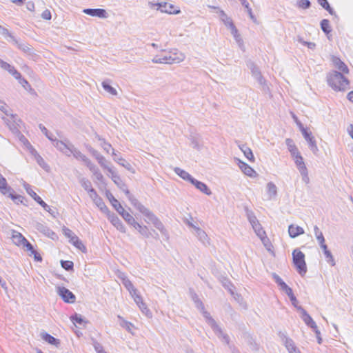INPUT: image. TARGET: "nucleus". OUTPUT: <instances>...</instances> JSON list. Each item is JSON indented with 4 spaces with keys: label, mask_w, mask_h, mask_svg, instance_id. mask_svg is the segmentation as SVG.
Segmentation results:
<instances>
[{
    "label": "nucleus",
    "mask_w": 353,
    "mask_h": 353,
    "mask_svg": "<svg viewBox=\"0 0 353 353\" xmlns=\"http://www.w3.org/2000/svg\"><path fill=\"white\" fill-rule=\"evenodd\" d=\"M328 85L335 91H343L348 88L349 80L341 72L332 70L327 75Z\"/></svg>",
    "instance_id": "1"
},
{
    "label": "nucleus",
    "mask_w": 353,
    "mask_h": 353,
    "mask_svg": "<svg viewBox=\"0 0 353 353\" xmlns=\"http://www.w3.org/2000/svg\"><path fill=\"white\" fill-rule=\"evenodd\" d=\"M293 263L297 272L303 276L307 272V266L305 261V254L298 249H295L292 252Z\"/></svg>",
    "instance_id": "2"
},
{
    "label": "nucleus",
    "mask_w": 353,
    "mask_h": 353,
    "mask_svg": "<svg viewBox=\"0 0 353 353\" xmlns=\"http://www.w3.org/2000/svg\"><path fill=\"white\" fill-rule=\"evenodd\" d=\"M12 43L21 50L29 59L36 61L39 57L34 48L27 43L20 42L16 38H12Z\"/></svg>",
    "instance_id": "3"
},
{
    "label": "nucleus",
    "mask_w": 353,
    "mask_h": 353,
    "mask_svg": "<svg viewBox=\"0 0 353 353\" xmlns=\"http://www.w3.org/2000/svg\"><path fill=\"white\" fill-rule=\"evenodd\" d=\"M298 124L299 125L300 130L302 132L303 137L308 143L310 149L314 154H316L319 151V149L316 145L315 139L312 136V132L308 131L306 128H305L301 123H299Z\"/></svg>",
    "instance_id": "4"
},
{
    "label": "nucleus",
    "mask_w": 353,
    "mask_h": 353,
    "mask_svg": "<svg viewBox=\"0 0 353 353\" xmlns=\"http://www.w3.org/2000/svg\"><path fill=\"white\" fill-rule=\"evenodd\" d=\"M150 3L151 4V8L157 7V9L161 10L162 12L174 14L180 12V10L175 9L172 4L168 3L167 2Z\"/></svg>",
    "instance_id": "5"
},
{
    "label": "nucleus",
    "mask_w": 353,
    "mask_h": 353,
    "mask_svg": "<svg viewBox=\"0 0 353 353\" xmlns=\"http://www.w3.org/2000/svg\"><path fill=\"white\" fill-rule=\"evenodd\" d=\"M298 310L301 311L302 316L301 319L304 321V323L311 327L313 331L315 332V334H319V330L318 329V327L316 324V323L314 321L312 318L310 316V314L301 307L299 306L298 307Z\"/></svg>",
    "instance_id": "6"
},
{
    "label": "nucleus",
    "mask_w": 353,
    "mask_h": 353,
    "mask_svg": "<svg viewBox=\"0 0 353 353\" xmlns=\"http://www.w3.org/2000/svg\"><path fill=\"white\" fill-rule=\"evenodd\" d=\"M52 142L54 146L56 147L60 152H63L68 157L70 156V152L72 147L74 146L72 143L59 141L57 139H55Z\"/></svg>",
    "instance_id": "7"
},
{
    "label": "nucleus",
    "mask_w": 353,
    "mask_h": 353,
    "mask_svg": "<svg viewBox=\"0 0 353 353\" xmlns=\"http://www.w3.org/2000/svg\"><path fill=\"white\" fill-rule=\"evenodd\" d=\"M57 292L65 303H72L75 301V295L66 288L58 287Z\"/></svg>",
    "instance_id": "8"
},
{
    "label": "nucleus",
    "mask_w": 353,
    "mask_h": 353,
    "mask_svg": "<svg viewBox=\"0 0 353 353\" xmlns=\"http://www.w3.org/2000/svg\"><path fill=\"white\" fill-rule=\"evenodd\" d=\"M83 12L90 16L97 17L100 19H106L108 17V12L103 8H86Z\"/></svg>",
    "instance_id": "9"
},
{
    "label": "nucleus",
    "mask_w": 353,
    "mask_h": 353,
    "mask_svg": "<svg viewBox=\"0 0 353 353\" xmlns=\"http://www.w3.org/2000/svg\"><path fill=\"white\" fill-rule=\"evenodd\" d=\"M108 220L111 222V223L121 232H125V227L123 225L122 221L114 213H110V212L108 214Z\"/></svg>",
    "instance_id": "10"
},
{
    "label": "nucleus",
    "mask_w": 353,
    "mask_h": 353,
    "mask_svg": "<svg viewBox=\"0 0 353 353\" xmlns=\"http://www.w3.org/2000/svg\"><path fill=\"white\" fill-rule=\"evenodd\" d=\"M208 7L210 8L217 10L221 21L229 28H231V25H234L231 18L229 17L223 10H221L219 7L214 6H208Z\"/></svg>",
    "instance_id": "11"
},
{
    "label": "nucleus",
    "mask_w": 353,
    "mask_h": 353,
    "mask_svg": "<svg viewBox=\"0 0 353 353\" xmlns=\"http://www.w3.org/2000/svg\"><path fill=\"white\" fill-rule=\"evenodd\" d=\"M112 155L114 157L113 159L115 162L125 168L128 171L131 172L132 173H134L135 170L131 165V164L128 162H127L123 158L121 157H117V154L116 153V151L114 149H112Z\"/></svg>",
    "instance_id": "12"
},
{
    "label": "nucleus",
    "mask_w": 353,
    "mask_h": 353,
    "mask_svg": "<svg viewBox=\"0 0 353 353\" xmlns=\"http://www.w3.org/2000/svg\"><path fill=\"white\" fill-rule=\"evenodd\" d=\"M239 167L241 170V171L247 176L250 177H255L257 174L254 170L252 168H251L249 165H248L246 163L239 160Z\"/></svg>",
    "instance_id": "13"
},
{
    "label": "nucleus",
    "mask_w": 353,
    "mask_h": 353,
    "mask_svg": "<svg viewBox=\"0 0 353 353\" xmlns=\"http://www.w3.org/2000/svg\"><path fill=\"white\" fill-rule=\"evenodd\" d=\"M169 55L170 56L171 63H179L183 61L185 59V55L181 52L179 51L176 49H174L170 52H168Z\"/></svg>",
    "instance_id": "14"
},
{
    "label": "nucleus",
    "mask_w": 353,
    "mask_h": 353,
    "mask_svg": "<svg viewBox=\"0 0 353 353\" xmlns=\"http://www.w3.org/2000/svg\"><path fill=\"white\" fill-rule=\"evenodd\" d=\"M215 334L225 344L228 345H230V336L224 333L222 329L217 325L216 327L212 329Z\"/></svg>",
    "instance_id": "15"
},
{
    "label": "nucleus",
    "mask_w": 353,
    "mask_h": 353,
    "mask_svg": "<svg viewBox=\"0 0 353 353\" xmlns=\"http://www.w3.org/2000/svg\"><path fill=\"white\" fill-rule=\"evenodd\" d=\"M194 234L203 245L209 244L208 236L204 230L199 227L195 228Z\"/></svg>",
    "instance_id": "16"
},
{
    "label": "nucleus",
    "mask_w": 353,
    "mask_h": 353,
    "mask_svg": "<svg viewBox=\"0 0 353 353\" xmlns=\"http://www.w3.org/2000/svg\"><path fill=\"white\" fill-rule=\"evenodd\" d=\"M304 230L303 228L294 225L293 224L289 225L288 233L291 238H296L298 236L304 234Z\"/></svg>",
    "instance_id": "17"
},
{
    "label": "nucleus",
    "mask_w": 353,
    "mask_h": 353,
    "mask_svg": "<svg viewBox=\"0 0 353 353\" xmlns=\"http://www.w3.org/2000/svg\"><path fill=\"white\" fill-rule=\"evenodd\" d=\"M191 183L194 185L198 190H199L201 192L205 194L206 195H210L212 194V192L210 191V190L205 183L199 181L195 179L192 180Z\"/></svg>",
    "instance_id": "18"
},
{
    "label": "nucleus",
    "mask_w": 353,
    "mask_h": 353,
    "mask_svg": "<svg viewBox=\"0 0 353 353\" xmlns=\"http://www.w3.org/2000/svg\"><path fill=\"white\" fill-rule=\"evenodd\" d=\"M107 197L111 203L113 208L116 210V211L119 214L121 211H123L124 208L119 202V201L114 198V196L110 192H108L106 193Z\"/></svg>",
    "instance_id": "19"
},
{
    "label": "nucleus",
    "mask_w": 353,
    "mask_h": 353,
    "mask_svg": "<svg viewBox=\"0 0 353 353\" xmlns=\"http://www.w3.org/2000/svg\"><path fill=\"white\" fill-rule=\"evenodd\" d=\"M12 188L8 185L6 179L0 174V192L3 195L11 192Z\"/></svg>",
    "instance_id": "20"
},
{
    "label": "nucleus",
    "mask_w": 353,
    "mask_h": 353,
    "mask_svg": "<svg viewBox=\"0 0 353 353\" xmlns=\"http://www.w3.org/2000/svg\"><path fill=\"white\" fill-rule=\"evenodd\" d=\"M41 337L46 342L48 343L49 344L54 345L55 346H57L60 343L59 339L54 338L52 335L45 332H41Z\"/></svg>",
    "instance_id": "21"
},
{
    "label": "nucleus",
    "mask_w": 353,
    "mask_h": 353,
    "mask_svg": "<svg viewBox=\"0 0 353 353\" xmlns=\"http://www.w3.org/2000/svg\"><path fill=\"white\" fill-rule=\"evenodd\" d=\"M279 335L287 350L292 349L295 346L292 339L289 338L285 333L279 332Z\"/></svg>",
    "instance_id": "22"
},
{
    "label": "nucleus",
    "mask_w": 353,
    "mask_h": 353,
    "mask_svg": "<svg viewBox=\"0 0 353 353\" xmlns=\"http://www.w3.org/2000/svg\"><path fill=\"white\" fill-rule=\"evenodd\" d=\"M333 63L336 68H338L339 70L342 73L347 74L349 72V69L347 66L339 58L334 57L333 59Z\"/></svg>",
    "instance_id": "23"
},
{
    "label": "nucleus",
    "mask_w": 353,
    "mask_h": 353,
    "mask_svg": "<svg viewBox=\"0 0 353 353\" xmlns=\"http://www.w3.org/2000/svg\"><path fill=\"white\" fill-rule=\"evenodd\" d=\"M174 171L181 178L190 183H192V180L194 179L188 172L179 168H174Z\"/></svg>",
    "instance_id": "24"
},
{
    "label": "nucleus",
    "mask_w": 353,
    "mask_h": 353,
    "mask_svg": "<svg viewBox=\"0 0 353 353\" xmlns=\"http://www.w3.org/2000/svg\"><path fill=\"white\" fill-rule=\"evenodd\" d=\"M252 227L254 229L256 235L261 239L262 242H264V240H268V238L265 235V232L264 231V230L261 227V225L259 223L254 225Z\"/></svg>",
    "instance_id": "25"
},
{
    "label": "nucleus",
    "mask_w": 353,
    "mask_h": 353,
    "mask_svg": "<svg viewBox=\"0 0 353 353\" xmlns=\"http://www.w3.org/2000/svg\"><path fill=\"white\" fill-rule=\"evenodd\" d=\"M73 154L74 157L77 159L81 160L85 164L90 159L83 154H82L78 149H77L74 146L72 147V150L70 152V155Z\"/></svg>",
    "instance_id": "26"
},
{
    "label": "nucleus",
    "mask_w": 353,
    "mask_h": 353,
    "mask_svg": "<svg viewBox=\"0 0 353 353\" xmlns=\"http://www.w3.org/2000/svg\"><path fill=\"white\" fill-rule=\"evenodd\" d=\"M35 228L37 230L46 236H50L51 234H54V232L52 230H51L48 226L41 223H36Z\"/></svg>",
    "instance_id": "27"
},
{
    "label": "nucleus",
    "mask_w": 353,
    "mask_h": 353,
    "mask_svg": "<svg viewBox=\"0 0 353 353\" xmlns=\"http://www.w3.org/2000/svg\"><path fill=\"white\" fill-rule=\"evenodd\" d=\"M109 174L108 176L111 178L112 181L117 185H123V181L121 180L119 174L118 172L113 169H110L109 170Z\"/></svg>",
    "instance_id": "28"
},
{
    "label": "nucleus",
    "mask_w": 353,
    "mask_h": 353,
    "mask_svg": "<svg viewBox=\"0 0 353 353\" xmlns=\"http://www.w3.org/2000/svg\"><path fill=\"white\" fill-rule=\"evenodd\" d=\"M202 312L203 317L205 319L208 324L211 327L212 329L216 327L217 323L215 320L211 316L210 314L205 310V307H203V310H201Z\"/></svg>",
    "instance_id": "29"
},
{
    "label": "nucleus",
    "mask_w": 353,
    "mask_h": 353,
    "mask_svg": "<svg viewBox=\"0 0 353 353\" xmlns=\"http://www.w3.org/2000/svg\"><path fill=\"white\" fill-rule=\"evenodd\" d=\"M292 157L294 160L295 164H296L299 172L302 171V169H304V170L307 169V168L305 165V163L303 161V159L301 157V155L300 154V153L298 154L297 155L293 156Z\"/></svg>",
    "instance_id": "30"
},
{
    "label": "nucleus",
    "mask_w": 353,
    "mask_h": 353,
    "mask_svg": "<svg viewBox=\"0 0 353 353\" xmlns=\"http://www.w3.org/2000/svg\"><path fill=\"white\" fill-rule=\"evenodd\" d=\"M101 85L103 88L110 94L113 96H116L117 94V91L116 90V89L110 85V80L107 79L103 81Z\"/></svg>",
    "instance_id": "31"
},
{
    "label": "nucleus",
    "mask_w": 353,
    "mask_h": 353,
    "mask_svg": "<svg viewBox=\"0 0 353 353\" xmlns=\"http://www.w3.org/2000/svg\"><path fill=\"white\" fill-rule=\"evenodd\" d=\"M285 143H286L288 150L290 151L292 157L299 154V152L296 146L294 145L293 141L291 139H287L285 140Z\"/></svg>",
    "instance_id": "32"
},
{
    "label": "nucleus",
    "mask_w": 353,
    "mask_h": 353,
    "mask_svg": "<svg viewBox=\"0 0 353 353\" xmlns=\"http://www.w3.org/2000/svg\"><path fill=\"white\" fill-rule=\"evenodd\" d=\"M240 149L243 152L245 157L250 161H254V157L253 155L252 150L248 148L246 145H242Z\"/></svg>",
    "instance_id": "33"
},
{
    "label": "nucleus",
    "mask_w": 353,
    "mask_h": 353,
    "mask_svg": "<svg viewBox=\"0 0 353 353\" xmlns=\"http://www.w3.org/2000/svg\"><path fill=\"white\" fill-rule=\"evenodd\" d=\"M79 182L81 186L86 190L88 192H94V188L92 187L91 182L86 178H81L79 179Z\"/></svg>",
    "instance_id": "34"
},
{
    "label": "nucleus",
    "mask_w": 353,
    "mask_h": 353,
    "mask_svg": "<svg viewBox=\"0 0 353 353\" xmlns=\"http://www.w3.org/2000/svg\"><path fill=\"white\" fill-rule=\"evenodd\" d=\"M26 240L21 233L17 232L12 235L13 242L19 246L23 245Z\"/></svg>",
    "instance_id": "35"
},
{
    "label": "nucleus",
    "mask_w": 353,
    "mask_h": 353,
    "mask_svg": "<svg viewBox=\"0 0 353 353\" xmlns=\"http://www.w3.org/2000/svg\"><path fill=\"white\" fill-rule=\"evenodd\" d=\"M119 214L123 217V219L130 225H133L134 223H135V219H134V217L130 214L128 213V212H126L125 210V209L123 210V211H121V212L119 213Z\"/></svg>",
    "instance_id": "36"
},
{
    "label": "nucleus",
    "mask_w": 353,
    "mask_h": 353,
    "mask_svg": "<svg viewBox=\"0 0 353 353\" xmlns=\"http://www.w3.org/2000/svg\"><path fill=\"white\" fill-rule=\"evenodd\" d=\"M268 194H269L270 199H272L276 196L277 188L272 182H269L267 184Z\"/></svg>",
    "instance_id": "37"
},
{
    "label": "nucleus",
    "mask_w": 353,
    "mask_h": 353,
    "mask_svg": "<svg viewBox=\"0 0 353 353\" xmlns=\"http://www.w3.org/2000/svg\"><path fill=\"white\" fill-rule=\"evenodd\" d=\"M248 67L250 69L252 76L255 78L261 75V71L259 68L254 64V62L249 61L248 63Z\"/></svg>",
    "instance_id": "38"
},
{
    "label": "nucleus",
    "mask_w": 353,
    "mask_h": 353,
    "mask_svg": "<svg viewBox=\"0 0 353 353\" xmlns=\"http://www.w3.org/2000/svg\"><path fill=\"white\" fill-rule=\"evenodd\" d=\"M23 186L26 190L27 193L35 201H37V199L38 197H40L37 194V193L32 189L31 185L26 182L23 181Z\"/></svg>",
    "instance_id": "39"
},
{
    "label": "nucleus",
    "mask_w": 353,
    "mask_h": 353,
    "mask_svg": "<svg viewBox=\"0 0 353 353\" xmlns=\"http://www.w3.org/2000/svg\"><path fill=\"white\" fill-rule=\"evenodd\" d=\"M11 192H8V194L6 195L9 196L12 200L17 204L22 203L23 200V196L18 194H15L14 190L12 188Z\"/></svg>",
    "instance_id": "40"
},
{
    "label": "nucleus",
    "mask_w": 353,
    "mask_h": 353,
    "mask_svg": "<svg viewBox=\"0 0 353 353\" xmlns=\"http://www.w3.org/2000/svg\"><path fill=\"white\" fill-rule=\"evenodd\" d=\"M38 204H39L46 211L49 212L54 217L55 216V211L52 210L48 205H47L41 197H38L36 201Z\"/></svg>",
    "instance_id": "41"
},
{
    "label": "nucleus",
    "mask_w": 353,
    "mask_h": 353,
    "mask_svg": "<svg viewBox=\"0 0 353 353\" xmlns=\"http://www.w3.org/2000/svg\"><path fill=\"white\" fill-rule=\"evenodd\" d=\"M321 28L326 34H328L332 32V28L328 19H323L321 21Z\"/></svg>",
    "instance_id": "42"
},
{
    "label": "nucleus",
    "mask_w": 353,
    "mask_h": 353,
    "mask_svg": "<svg viewBox=\"0 0 353 353\" xmlns=\"http://www.w3.org/2000/svg\"><path fill=\"white\" fill-rule=\"evenodd\" d=\"M230 29L236 41L239 43V46H241L243 44V40L241 38L240 34L238 33V30L236 29L235 26L231 25V28Z\"/></svg>",
    "instance_id": "43"
},
{
    "label": "nucleus",
    "mask_w": 353,
    "mask_h": 353,
    "mask_svg": "<svg viewBox=\"0 0 353 353\" xmlns=\"http://www.w3.org/2000/svg\"><path fill=\"white\" fill-rule=\"evenodd\" d=\"M318 3L325 9L331 15L336 16V13L332 9V8L330 6L329 3L327 0H317Z\"/></svg>",
    "instance_id": "44"
},
{
    "label": "nucleus",
    "mask_w": 353,
    "mask_h": 353,
    "mask_svg": "<svg viewBox=\"0 0 353 353\" xmlns=\"http://www.w3.org/2000/svg\"><path fill=\"white\" fill-rule=\"evenodd\" d=\"M153 225L157 230H159L163 235H165V236L168 237L167 230L165 228L163 223L160 221L159 219H158L156 221H154V223H153Z\"/></svg>",
    "instance_id": "45"
},
{
    "label": "nucleus",
    "mask_w": 353,
    "mask_h": 353,
    "mask_svg": "<svg viewBox=\"0 0 353 353\" xmlns=\"http://www.w3.org/2000/svg\"><path fill=\"white\" fill-rule=\"evenodd\" d=\"M97 138L98 139L99 141H101V146L102 147L104 151H105L107 153H109L110 150H112L113 148H112L110 143L106 142V141L104 139L101 138L99 135L97 136Z\"/></svg>",
    "instance_id": "46"
},
{
    "label": "nucleus",
    "mask_w": 353,
    "mask_h": 353,
    "mask_svg": "<svg viewBox=\"0 0 353 353\" xmlns=\"http://www.w3.org/2000/svg\"><path fill=\"white\" fill-rule=\"evenodd\" d=\"M31 152L32 154H35L36 160L38 164L43 169H46L48 167V165L46 163L43 159L37 153V151L34 149L32 148Z\"/></svg>",
    "instance_id": "47"
},
{
    "label": "nucleus",
    "mask_w": 353,
    "mask_h": 353,
    "mask_svg": "<svg viewBox=\"0 0 353 353\" xmlns=\"http://www.w3.org/2000/svg\"><path fill=\"white\" fill-rule=\"evenodd\" d=\"M97 162L102 168L106 170L108 172L110 169H113L109 165L110 163L103 156Z\"/></svg>",
    "instance_id": "48"
},
{
    "label": "nucleus",
    "mask_w": 353,
    "mask_h": 353,
    "mask_svg": "<svg viewBox=\"0 0 353 353\" xmlns=\"http://www.w3.org/2000/svg\"><path fill=\"white\" fill-rule=\"evenodd\" d=\"M296 6L301 9H308L311 6V3L309 0H297Z\"/></svg>",
    "instance_id": "49"
},
{
    "label": "nucleus",
    "mask_w": 353,
    "mask_h": 353,
    "mask_svg": "<svg viewBox=\"0 0 353 353\" xmlns=\"http://www.w3.org/2000/svg\"><path fill=\"white\" fill-rule=\"evenodd\" d=\"M192 299L193 300V301L194 302V303L196 305V307L199 310H203L204 305L202 303V301L199 299L198 295L196 293L192 294Z\"/></svg>",
    "instance_id": "50"
},
{
    "label": "nucleus",
    "mask_w": 353,
    "mask_h": 353,
    "mask_svg": "<svg viewBox=\"0 0 353 353\" xmlns=\"http://www.w3.org/2000/svg\"><path fill=\"white\" fill-rule=\"evenodd\" d=\"M143 215L146 217L148 221L152 224L159 219L154 213H152L148 209L145 211Z\"/></svg>",
    "instance_id": "51"
},
{
    "label": "nucleus",
    "mask_w": 353,
    "mask_h": 353,
    "mask_svg": "<svg viewBox=\"0 0 353 353\" xmlns=\"http://www.w3.org/2000/svg\"><path fill=\"white\" fill-rule=\"evenodd\" d=\"M120 278L122 280L123 285L125 287L128 292L134 288L132 282L128 278H126L125 275H123Z\"/></svg>",
    "instance_id": "52"
},
{
    "label": "nucleus",
    "mask_w": 353,
    "mask_h": 353,
    "mask_svg": "<svg viewBox=\"0 0 353 353\" xmlns=\"http://www.w3.org/2000/svg\"><path fill=\"white\" fill-rule=\"evenodd\" d=\"M61 267L67 270V271H71L73 270L74 268V263L71 261H61Z\"/></svg>",
    "instance_id": "53"
},
{
    "label": "nucleus",
    "mask_w": 353,
    "mask_h": 353,
    "mask_svg": "<svg viewBox=\"0 0 353 353\" xmlns=\"http://www.w3.org/2000/svg\"><path fill=\"white\" fill-rule=\"evenodd\" d=\"M314 235L318 241V242H322L323 241L325 240V238H324V236L322 233V232L320 230V229L319 228V227L317 225H315L314 227Z\"/></svg>",
    "instance_id": "54"
},
{
    "label": "nucleus",
    "mask_w": 353,
    "mask_h": 353,
    "mask_svg": "<svg viewBox=\"0 0 353 353\" xmlns=\"http://www.w3.org/2000/svg\"><path fill=\"white\" fill-rule=\"evenodd\" d=\"M324 255L325 256V259H326V261L330 264L332 266H334L335 265V260L331 253V252L330 250H326V252H324Z\"/></svg>",
    "instance_id": "55"
},
{
    "label": "nucleus",
    "mask_w": 353,
    "mask_h": 353,
    "mask_svg": "<svg viewBox=\"0 0 353 353\" xmlns=\"http://www.w3.org/2000/svg\"><path fill=\"white\" fill-rule=\"evenodd\" d=\"M255 79L259 82V83L261 85L262 90L264 92H267L269 88L266 84L265 79L263 77L262 75L259 76L258 77L255 78Z\"/></svg>",
    "instance_id": "56"
},
{
    "label": "nucleus",
    "mask_w": 353,
    "mask_h": 353,
    "mask_svg": "<svg viewBox=\"0 0 353 353\" xmlns=\"http://www.w3.org/2000/svg\"><path fill=\"white\" fill-rule=\"evenodd\" d=\"M88 150L89 152L92 154V156L94 157L97 161L103 157L102 154H101L97 150L94 149L91 146L88 147Z\"/></svg>",
    "instance_id": "57"
},
{
    "label": "nucleus",
    "mask_w": 353,
    "mask_h": 353,
    "mask_svg": "<svg viewBox=\"0 0 353 353\" xmlns=\"http://www.w3.org/2000/svg\"><path fill=\"white\" fill-rule=\"evenodd\" d=\"M139 309L141 310V312L148 317H152V312L148 308L147 305L145 303H141V305H138Z\"/></svg>",
    "instance_id": "58"
},
{
    "label": "nucleus",
    "mask_w": 353,
    "mask_h": 353,
    "mask_svg": "<svg viewBox=\"0 0 353 353\" xmlns=\"http://www.w3.org/2000/svg\"><path fill=\"white\" fill-rule=\"evenodd\" d=\"M85 165L88 167V168L90 170V171L92 173L93 175L97 172L99 171V168L96 165H94L90 160L88 161Z\"/></svg>",
    "instance_id": "59"
},
{
    "label": "nucleus",
    "mask_w": 353,
    "mask_h": 353,
    "mask_svg": "<svg viewBox=\"0 0 353 353\" xmlns=\"http://www.w3.org/2000/svg\"><path fill=\"white\" fill-rule=\"evenodd\" d=\"M71 320L74 324L77 323L81 325L84 322L83 316L78 314H75L74 316H72Z\"/></svg>",
    "instance_id": "60"
},
{
    "label": "nucleus",
    "mask_w": 353,
    "mask_h": 353,
    "mask_svg": "<svg viewBox=\"0 0 353 353\" xmlns=\"http://www.w3.org/2000/svg\"><path fill=\"white\" fill-rule=\"evenodd\" d=\"M39 128L41 132L48 137L49 140L53 141L55 139L53 138L52 134L50 133L48 129L43 126L42 124H39Z\"/></svg>",
    "instance_id": "61"
},
{
    "label": "nucleus",
    "mask_w": 353,
    "mask_h": 353,
    "mask_svg": "<svg viewBox=\"0 0 353 353\" xmlns=\"http://www.w3.org/2000/svg\"><path fill=\"white\" fill-rule=\"evenodd\" d=\"M0 34H2L4 37H8L10 38L11 41L12 42V38H15L8 29L0 26Z\"/></svg>",
    "instance_id": "62"
},
{
    "label": "nucleus",
    "mask_w": 353,
    "mask_h": 353,
    "mask_svg": "<svg viewBox=\"0 0 353 353\" xmlns=\"http://www.w3.org/2000/svg\"><path fill=\"white\" fill-rule=\"evenodd\" d=\"M248 219L249 220V222L252 225V226L259 223V221L257 220L256 217L254 216V214L252 212H250L248 213Z\"/></svg>",
    "instance_id": "63"
},
{
    "label": "nucleus",
    "mask_w": 353,
    "mask_h": 353,
    "mask_svg": "<svg viewBox=\"0 0 353 353\" xmlns=\"http://www.w3.org/2000/svg\"><path fill=\"white\" fill-rule=\"evenodd\" d=\"M126 196L134 207L139 203V201L130 192L129 190H126Z\"/></svg>",
    "instance_id": "64"
}]
</instances>
